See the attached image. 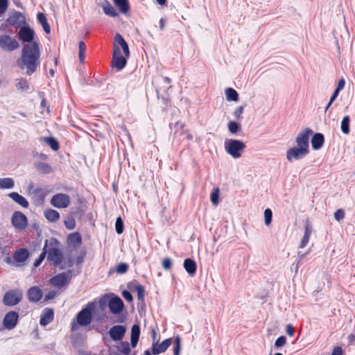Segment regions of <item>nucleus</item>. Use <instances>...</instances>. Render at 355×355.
Masks as SVG:
<instances>
[{
    "label": "nucleus",
    "instance_id": "nucleus-1",
    "mask_svg": "<svg viewBox=\"0 0 355 355\" xmlns=\"http://www.w3.org/2000/svg\"><path fill=\"white\" fill-rule=\"evenodd\" d=\"M40 52L38 44L33 42L24 45L21 55L17 61V66L28 76L33 74L40 64Z\"/></svg>",
    "mask_w": 355,
    "mask_h": 355
},
{
    "label": "nucleus",
    "instance_id": "nucleus-2",
    "mask_svg": "<svg viewBox=\"0 0 355 355\" xmlns=\"http://www.w3.org/2000/svg\"><path fill=\"white\" fill-rule=\"evenodd\" d=\"M44 249L46 250L48 254L47 259L52 262L54 265H59L62 259V252L59 248V243L55 239H51L46 241Z\"/></svg>",
    "mask_w": 355,
    "mask_h": 355
},
{
    "label": "nucleus",
    "instance_id": "nucleus-3",
    "mask_svg": "<svg viewBox=\"0 0 355 355\" xmlns=\"http://www.w3.org/2000/svg\"><path fill=\"white\" fill-rule=\"evenodd\" d=\"M224 148L230 155L237 159L241 157L245 148V144L241 140L229 139L225 141Z\"/></svg>",
    "mask_w": 355,
    "mask_h": 355
},
{
    "label": "nucleus",
    "instance_id": "nucleus-4",
    "mask_svg": "<svg viewBox=\"0 0 355 355\" xmlns=\"http://www.w3.org/2000/svg\"><path fill=\"white\" fill-rule=\"evenodd\" d=\"M312 135L313 131L309 128L299 132L295 138L296 146L309 153V139Z\"/></svg>",
    "mask_w": 355,
    "mask_h": 355
},
{
    "label": "nucleus",
    "instance_id": "nucleus-5",
    "mask_svg": "<svg viewBox=\"0 0 355 355\" xmlns=\"http://www.w3.org/2000/svg\"><path fill=\"white\" fill-rule=\"evenodd\" d=\"M29 257V252L26 248H20L13 254V260L10 258L6 259V262L16 267H21L25 265L26 260Z\"/></svg>",
    "mask_w": 355,
    "mask_h": 355
},
{
    "label": "nucleus",
    "instance_id": "nucleus-6",
    "mask_svg": "<svg viewBox=\"0 0 355 355\" xmlns=\"http://www.w3.org/2000/svg\"><path fill=\"white\" fill-rule=\"evenodd\" d=\"M125 55L121 54V49L119 46L116 44H113V55L112 64V67L116 68L117 70H121L125 67L127 63V58Z\"/></svg>",
    "mask_w": 355,
    "mask_h": 355
},
{
    "label": "nucleus",
    "instance_id": "nucleus-7",
    "mask_svg": "<svg viewBox=\"0 0 355 355\" xmlns=\"http://www.w3.org/2000/svg\"><path fill=\"white\" fill-rule=\"evenodd\" d=\"M0 47L5 51H12L19 47L18 42L9 35H0Z\"/></svg>",
    "mask_w": 355,
    "mask_h": 355
},
{
    "label": "nucleus",
    "instance_id": "nucleus-8",
    "mask_svg": "<svg viewBox=\"0 0 355 355\" xmlns=\"http://www.w3.org/2000/svg\"><path fill=\"white\" fill-rule=\"evenodd\" d=\"M76 320L78 324L81 326H87L92 321V306L88 304L85 308L82 309L76 316Z\"/></svg>",
    "mask_w": 355,
    "mask_h": 355
},
{
    "label": "nucleus",
    "instance_id": "nucleus-9",
    "mask_svg": "<svg viewBox=\"0 0 355 355\" xmlns=\"http://www.w3.org/2000/svg\"><path fill=\"white\" fill-rule=\"evenodd\" d=\"M11 222L12 225L17 230H24L28 225L26 216L20 211H15L12 214Z\"/></svg>",
    "mask_w": 355,
    "mask_h": 355
},
{
    "label": "nucleus",
    "instance_id": "nucleus-10",
    "mask_svg": "<svg viewBox=\"0 0 355 355\" xmlns=\"http://www.w3.org/2000/svg\"><path fill=\"white\" fill-rule=\"evenodd\" d=\"M309 153L304 151V150L297 147L293 146L288 148L286 151V159L289 162H292L293 161L300 160L306 156Z\"/></svg>",
    "mask_w": 355,
    "mask_h": 355
},
{
    "label": "nucleus",
    "instance_id": "nucleus-11",
    "mask_svg": "<svg viewBox=\"0 0 355 355\" xmlns=\"http://www.w3.org/2000/svg\"><path fill=\"white\" fill-rule=\"evenodd\" d=\"M70 198L64 193H58L51 199V204L57 208H66L69 206Z\"/></svg>",
    "mask_w": 355,
    "mask_h": 355
},
{
    "label": "nucleus",
    "instance_id": "nucleus-12",
    "mask_svg": "<svg viewBox=\"0 0 355 355\" xmlns=\"http://www.w3.org/2000/svg\"><path fill=\"white\" fill-rule=\"evenodd\" d=\"M172 340L171 338L164 340L162 343H159L155 341V332H153V343L152 345V353L154 355H157L164 353L171 345Z\"/></svg>",
    "mask_w": 355,
    "mask_h": 355
},
{
    "label": "nucleus",
    "instance_id": "nucleus-13",
    "mask_svg": "<svg viewBox=\"0 0 355 355\" xmlns=\"http://www.w3.org/2000/svg\"><path fill=\"white\" fill-rule=\"evenodd\" d=\"M19 315L15 311H10L6 315L3 321V324L4 327L7 329H12L15 327L17 320H18Z\"/></svg>",
    "mask_w": 355,
    "mask_h": 355
},
{
    "label": "nucleus",
    "instance_id": "nucleus-14",
    "mask_svg": "<svg viewBox=\"0 0 355 355\" xmlns=\"http://www.w3.org/2000/svg\"><path fill=\"white\" fill-rule=\"evenodd\" d=\"M70 275L69 273L62 272L53 277L50 279V283L55 287L61 288L69 283Z\"/></svg>",
    "mask_w": 355,
    "mask_h": 355
},
{
    "label": "nucleus",
    "instance_id": "nucleus-15",
    "mask_svg": "<svg viewBox=\"0 0 355 355\" xmlns=\"http://www.w3.org/2000/svg\"><path fill=\"white\" fill-rule=\"evenodd\" d=\"M21 298V293L18 291L8 292L4 297L3 302L6 305L13 306L17 304Z\"/></svg>",
    "mask_w": 355,
    "mask_h": 355
},
{
    "label": "nucleus",
    "instance_id": "nucleus-16",
    "mask_svg": "<svg viewBox=\"0 0 355 355\" xmlns=\"http://www.w3.org/2000/svg\"><path fill=\"white\" fill-rule=\"evenodd\" d=\"M123 306V301L118 297L110 299L108 303L109 309L114 314H119L122 311Z\"/></svg>",
    "mask_w": 355,
    "mask_h": 355
},
{
    "label": "nucleus",
    "instance_id": "nucleus-17",
    "mask_svg": "<svg viewBox=\"0 0 355 355\" xmlns=\"http://www.w3.org/2000/svg\"><path fill=\"white\" fill-rule=\"evenodd\" d=\"M126 329L122 325H115L112 327L110 331L109 334L113 340H121L123 338Z\"/></svg>",
    "mask_w": 355,
    "mask_h": 355
},
{
    "label": "nucleus",
    "instance_id": "nucleus-18",
    "mask_svg": "<svg viewBox=\"0 0 355 355\" xmlns=\"http://www.w3.org/2000/svg\"><path fill=\"white\" fill-rule=\"evenodd\" d=\"M18 35L19 39L23 42H31L34 38L35 32L30 27L24 26L21 28Z\"/></svg>",
    "mask_w": 355,
    "mask_h": 355
},
{
    "label": "nucleus",
    "instance_id": "nucleus-19",
    "mask_svg": "<svg viewBox=\"0 0 355 355\" xmlns=\"http://www.w3.org/2000/svg\"><path fill=\"white\" fill-rule=\"evenodd\" d=\"M114 44H116L119 46V49L123 51L125 57L130 56L128 45L119 33H116L115 35Z\"/></svg>",
    "mask_w": 355,
    "mask_h": 355
},
{
    "label": "nucleus",
    "instance_id": "nucleus-20",
    "mask_svg": "<svg viewBox=\"0 0 355 355\" xmlns=\"http://www.w3.org/2000/svg\"><path fill=\"white\" fill-rule=\"evenodd\" d=\"M28 298L31 302H38L42 297V291L37 286L30 288L27 293Z\"/></svg>",
    "mask_w": 355,
    "mask_h": 355
},
{
    "label": "nucleus",
    "instance_id": "nucleus-21",
    "mask_svg": "<svg viewBox=\"0 0 355 355\" xmlns=\"http://www.w3.org/2000/svg\"><path fill=\"white\" fill-rule=\"evenodd\" d=\"M82 243V237L78 232L70 234L67 237V243L69 247L73 248H78Z\"/></svg>",
    "mask_w": 355,
    "mask_h": 355
},
{
    "label": "nucleus",
    "instance_id": "nucleus-22",
    "mask_svg": "<svg viewBox=\"0 0 355 355\" xmlns=\"http://www.w3.org/2000/svg\"><path fill=\"white\" fill-rule=\"evenodd\" d=\"M9 197L12 198L16 203L19 204L24 208H27L29 205L28 202L22 196L17 192H12L9 193Z\"/></svg>",
    "mask_w": 355,
    "mask_h": 355
},
{
    "label": "nucleus",
    "instance_id": "nucleus-23",
    "mask_svg": "<svg viewBox=\"0 0 355 355\" xmlns=\"http://www.w3.org/2000/svg\"><path fill=\"white\" fill-rule=\"evenodd\" d=\"M53 319V311L51 309H46L44 311L43 315L40 318V324L46 326L49 324Z\"/></svg>",
    "mask_w": 355,
    "mask_h": 355
},
{
    "label": "nucleus",
    "instance_id": "nucleus-24",
    "mask_svg": "<svg viewBox=\"0 0 355 355\" xmlns=\"http://www.w3.org/2000/svg\"><path fill=\"white\" fill-rule=\"evenodd\" d=\"M44 215L46 220L51 223H55L60 218V214L54 209H48L44 212Z\"/></svg>",
    "mask_w": 355,
    "mask_h": 355
},
{
    "label": "nucleus",
    "instance_id": "nucleus-25",
    "mask_svg": "<svg viewBox=\"0 0 355 355\" xmlns=\"http://www.w3.org/2000/svg\"><path fill=\"white\" fill-rule=\"evenodd\" d=\"M312 232V228L308 223L305 225L304 236L301 240L300 248H304L309 241L310 236Z\"/></svg>",
    "mask_w": 355,
    "mask_h": 355
},
{
    "label": "nucleus",
    "instance_id": "nucleus-26",
    "mask_svg": "<svg viewBox=\"0 0 355 355\" xmlns=\"http://www.w3.org/2000/svg\"><path fill=\"white\" fill-rule=\"evenodd\" d=\"M184 268L190 275L193 276L196 272L197 266L193 260L186 259L184 261Z\"/></svg>",
    "mask_w": 355,
    "mask_h": 355
},
{
    "label": "nucleus",
    "instance_id": "nucleus-27",
    "mask_svg": "<svg viewBox=\"0 0 355 355\" xmlns=\"http://www.w3.org/2000/svg\"><path fill=\"white\" fill-rule=\"evenodd\" d=\"M324 144V136L320 133H316L311 139L312 147L315 150L320 148Z\"/></svg>",
    "mask_w": 355,
    "mask_h": 355
},
{
    "label": "nucleus",
    "instance_id": "nucleus-28",
    "mask_svg": "<svg viewBox=\"0 0 355 355\" xmlns=\"http://www.w3.org/2000/svg\"><path fill=\"white\" fill-rule=\"evenodd\" d=\"M140 334V328L139 325L134 324L131 329V345L135 347L137 345L138 340Z\"/></svg>",
    "mask_w": 355,
    "mask_h": 355
},
{
    "label": "nucleus",
    "instance_id": "nucleus-29",
    "mask_svg": "<svg viewBox=\"0 0 355 355\" xmlns=\"http://www.w3.org/2000/svg\"><path fill=\"white\" fill-rule=\"evenodd\" d=\"M102 8L105 14L110 17H115L118 15V13L116 11V10L107 1H105L102 5Z\"/></svg>",
    "mask_w": 355,
    "mask_h": 355
},
{
    "label": "nucleus",
    "instance_id": "nucleus-30",
    "mask_svg": "<svg viewBox=\"0 0 355 355\" xmlns=\"http://www.w3.org/2000/svg\"><path fill=\"white\" fill-rule=\"evenodd\" d=\"M15 186V181L10 178H0V189H12Z\"/></svg>",
    "mask_w": 355,
    "mask_h": 355
},
{
    "label": "nucleus",
    "instance_id": "nucleus-31",
    "mask_svg": "<svg viewBox=\"0 0 355 355\" xmlns=\"http://www.w3.org/2000/svg\"><path fill=\"white\" fill-rule=\"evenodd\" d=\"M37 17L38 21L42 26V28H43L44 31L46 33H49L50 31H51V28H50V26L48 24L47 21H46V16L44 15V14H43L42 12H39L37 14Z\"/></svg>",
    "mask_w": 355,
    "mask_h": 355
},
{
    "label": "nucleus",
    "instance_id": "nucleus-32",
    "mask_svg": "<svg viewBox=\"0 0 355 355\" xmlns=\"http://www.w3.org/2000/svg\"><path fill=\"white\" fill-rule=\"evenodd\" d=\"M226 99L228 101H238L239 94L237 92L232 88H227L225 91Z\"/></svg>",
    "mask_w": 355,
    "mask_h": 355
},
{
    "label": "nucleus",
    "instance_id": "nucleus-33",
    "mask_svg": "<svg viewBox=\"0 0 355 355\" xmlns=\"http://www.w3.org/2000/svg\"><path fill=\"white\" fill-rule=\"evenodd\" d=\"M40 141L45 142L53 150H57L59 148V144L58 141L53 137H41Z\"/></svg>",
    "mask_w": 355,
    "mask_h": 355
},
{
    "label": "nucleus",
    "instance_id": "nucleus-34",
    "mask_svg": "<svg viewBox=\"0 0 355 355\" xmlns=\"http://www.w3.org/2000/svg\"><path fill=\"white\" fill-rule=\"evenodd\" d=\"M36 168L38 171L44 174H48L52 171L51 167L49 164L43 162L37 163L36 164Z\"/></svg>",
    "mask_w": 355,
    "mask_h": 355
},
{
    "label": "nucleus",
    "instance_id": "nucleus-35",
    "mask_svg": "<svg viewBox=\"0 0 355 355\" xmlns=\"http://www.w3.org/2000/svg\"><path fill=\"white\" fill-rule=\"evenodd\" d=\"M349 121L350 119L349 116H345L341 121V130L345 135H347L349 132Z\"/></svg>",
    "mask_w": 355,
    "mask_h": 355
},
{
    "label": "nucleus",
    "instance_id": "nucleus-36",
    "mask_svg": "<svg viewBox=\"0 0 355 355\" xmlns=\"http://www.w3.org/2000/svg\"><path fill=\"white\" fill-rule=\"evenodd\" d=\"M115 4L119 6L123 13H126L129 10L128 0H114Z\"/></svg>",
    "mask_w": 355,
    "mask_h": 355
},
{
    "label": "nucleus",
    "instance_id": "nucleus-37",
    "mask_svg": "<svg viewBox=\"0 0 355 355\" xmlns=\"http://www.w3.org/2000/svg\"><path fill=\"white\" fill-rule=\"evenodd\" d=\"M17 89L22 92L27 91L29 89V84L26 79L20 78L16 84Z\"/></svg>",
    "mask_w": 355,
    "mask_h": 355
},
{
    "label": "nucleus",
    "instance_id": "nucleus-38",
    "mask_svg": "<svg viewBox=\"0 0 355 355\" xmlns=\"http://www.w3.org/2000/svg\"><path fill=\"white\" fill-rule=\"evenodd\" d=\"M78 49L79 60L81 62H83L85 60V52L86 51V45L83 41L79 42Z\"/></svg>",
    "mask_w": 355,
    "mask_h": 355
},
{
    "label": "nucleus",
    "instance_id": "nucleus-39",
    "mask_svg": "<svg viewBox=\"0 0 355 355\" xmlns=\"http://www.w3.org/2000/svg\"><path fill=\"white\" fill-rule=\"evenodd\" d=\"M64 223L66 228L68 230H73L76 227V221L71 216L67 217L64 221Z\"/></svg>",
    "mask_w": 355,
    "mask_h": 355
},
{
    "label": "nucleus",
    "instance_id": "nucleus-40",
    "mask_svg": "<svg viewBox=\"0 0 355 355\" xmlns=\"http://www.w3.org/2000/svg\"><path fill=\"white\" fill-rule=\"evenodd\" d=\"M175 346L173 347L174 355H180L181 348V339L179 336H176L174 340Z\"/></svg>",
    "mask_w": 355,
    "mask_h": 355
},
{
    "label": "nucleus",
    "instance_id": "nucleus-41",
    "mask_svg": "<svg viewBox=\"0 0 355 355\" xmlns=\"http://www.w3.org/2000/svg\"><path fill=\"white\" fill-rule=\"evenodd\" d=\"M211 201L214 205H217L219 201V189L215 188L211 194Z\"/></svg>",
    "mask_w": 355,
    "mask_h": 355
},
{
    "label": "nucleus",
    "instance_id": "nucleus-42",
    "mask_svg": "<svg viewBox=\"0 0 355 355\" xmlns=\"http://www.w3.org/2000/svg\"><path fill=\"white\" fill-rule=\"evenodd\" d=\"M229 131L232 134H236L240 129V125L235 121H230L227 125Z\"/></svg>",
    "mask_w": 355,
    "mask_h": 355
},
{
    "label": "nucleus",
    "instance_id": "nucleus-43",
    "mask_svg": "<svg viewBox=\"0 0 355 355\" xmlns=\"http://www.w3.org/2000/svg\"><path fill=\"white\" fill-rule=\"evenodd\" d=\"M272 212L270 209H266L264 211V222L268 226L271 223Z\"/></svg>",
    "mask_w": 355,
    "mask_h": 355
},
{
    "label": "nucleus",
    "instance_id": "nucleus-44",
    "mask_svg": "<svg viewBox=\"0 0 355 355\" xmlns=\"http://www.w3.org/2000/svg\"><path fill=\"white\" fill-rule=\"evenodd\" d=\"M135 291L137 292V297L139 300H143L144 297V288L141 285H137L135 286Z\"/></svg>",
    "mask_w": 355,
    "mask_h": 355
},
{
    "label": "nucleus",
    "instance_id": "nucleus-45",
    "mask_svg": "<svg viewBox=\"0 0 355 355\" xmlns=\"http://www.w3.org/2000/svg\"><path fill=\"white\" fill-rule=\"evenodd\" d=\"M243 110H244V107L243 106L237 107L234 110V113H233V115H234V118L238 119V120L241 119L243 118L242 117V114L243 113Z\"/></svg>",
    "mask_w": 355,
    "mask_h": 355
},
{
    "label": "nucleus",
    "instance_id": "nucleus-46",
    "mask_svg": "<svg viewBox=\"0 0 355 355\" xmlns=\"http://www.w3.org/2000/svg\"><path fill=\"white\" fill-rule=\"evenodd\" d=\"M119 350L124 354H128L130 351L128 343H121L119 347Z\"/></svg>",
    "mask_w": 355,
    "mask_h": 355
},
{
    "label": "nucleus",
    "instance_id": "nucleus-47",
    "mask_svg": "<svg viewBox=\"0 0 355 355\" xmlns=\"http://www.w3.org/2000/svg\"><path fill=\"white\" fill-rule=\"evenodd\" d=\"M116 231L118 234H121L123 231V224L120 217L116 218L115 223Z\"/></svg>",
    "mask_w": 355,
    "mask_h": 355
},
{
    "label": "nucleus",
    "instance_id": "nucleus-48",
    "mask_svg": "<svg viewBox=\"0 0 355 355\" xmlns=\"http://www.w3.org/2000/svg\"><path fill=\"white\" fill-rule=\"evenodd\" d=\"M286 338L284 336H282L279 337L275 342V346L276 347H281L286 345Z\"/></svg>",
    "mask_w": 355,
    "mask_h": 355
},
{
    "label": "nucleus",
    "instance_id": "nucleus-49",
    "mask_svg": "<svg viewBox=\"0 0 355 355\" xmlns=\"http://www.w3.org/2000/svg\"><path fill=\"white\" fill-rule=\"evenodd\" d=\"M46 251L45 249H43V252L41 253V254L40 255V257L38 259H37L35 262H34V266L35 267H37L40 265V263H42V261L44 260V259L45 258V256H46Z\"/></svg>",
    "mask_w": 355,
    "mask_h": 355
},
{
    "label": "nucleus",
    "instance_id": "nucleus-50",
    "mask_svg": "<svg viewBox=\"0 0 355 355\" xmlns=\"http://www.w3.org/2000/svg\"><path fill=\"white\" fill-rule=\"evenodd\" d=\"M128 266L125 263H121L117 266L116 271L119 273H124L128 270Z\"/></svg>",
    "mask_w": 355,
    "mask_h": 355
},
{
    "label": "nucleus",
    "instance_id": "nucleus-51",
    "mask_svg": "<svg viewBox=\"0 0 355 355\" xmlns=\"http://www.w3.org/2000/svg\"><path fill=\"white\" fill-rule=\"evenodd\" d=\"M8 6V0H0V14H3L6 11Z\"/></svg>",
    "mask_w": 355,
    "mask_h": 355
},
{
    "label": "nucleus",
    "instance_id": "nucleus-52",
    "mask_svg": "<svg viewBox=\"0 0 355 355\" xmlns=\"http://www.w3.org/2000/svg\"><path fill=\"white\" fill-rule=\"evenodd\" d=\"M172 261L169 258H165L162 261V267L165 270H169L171 268Z\"/></svg>",
    "mask_w": 355,
    "mask_h": 355
},
{
    "label": "nucleus",
    "instance_id": "nucleus-53",
    "mask_svg": "<svg viewBox=\"0 0 355 355\" xmlns=\"http://www.w3.org/2000/svg\"><path fill=\"white\" fill-rule=\"evenodd\" d=\"M345 216V212L342 209H338L334 213V218L336 220H342Z\"/></svg>",
    "mask_w": 355,
    "mask_h": 355
},
{
    "label": "nucleus",
    "instance_id": "nucleus-54",
    "mask_svg": "<svg viewBox=\"0 0 355 355\" xmlns=\"http://www.w3.org/2000/svg\"><path fill=\"white\" fill-rule=\"evenodd\" d=\"M122 295L124 297V299L125 300H127L128 302H130L132 301V294L129 291H123Z\"/></svg>",
    "mask_w": 355,
    "mask_h": 355
},
{
    "label": "nucleus",
    "instance_id": "nucleus-55",
    "mask_svg": "<svg viewBox=\"0 0 355 355\" xmlns=\"http://www.w3.org/2000/svg\"><path fill=\"white\" fill-rule=\"evenodd\" d=\"M23 17L22 15L19 12H16L15 15H13L9 19V21L11 23L14 22L13 19H16L17 20H20Z\"/></svg>",
    "mask_w": 355,
    "mask_h": 355
},
{
    "label": "nucleus",
    "instance_id": "nucleus-56",
    "mask_svg": "<svg viewBox=\"0 0 355 355\" xmlns=\"http://www.w3.org/2000/svg\"><path fill=\"white\" fill-rule=\"evenodd\" d=\"M343 349L340 347H334L331 355H343Z\"/></svg>",
    "mask_w": 355,
    "mask_h": 355
},
{
    "label": "nucleus",
    "instance_id": "nucleus-57",
    "mask_svg": "<svg viewBox=\"0 0 355 355\" xmlns=\"http://www.w3.org/2000/svg\"><path fill=\"white\" fill-rule=\"evenodd\" d=\"M345 82L344 79H340L338 81V83L336 90H338V92H340V90H342L345 87Z\"/></svg>",
    "mask_w": 355,
    "mask_h": 355
},
{
    "label": "nucleus",
    "instance_id": "nucleus-58",
    "mask_svg": "<svg viewBox=\"0 0 355 355\" xmlns=\"http://www.w3.org/2000/svg\"><path fill=\"white\" fill-rule=\"evenodd\" d=\"M286 333L288 336H293L294 334V329L291 324H288L286 326Z\"/></svg>",
    "mask_w": 355,
    "mask_h": 355
},
{
    "label": "nucleus",
    "instance_id": "nucleus-59",
    "mask_svg": "<svg viewBox=\"0 0 355 355\" xmlns=\"http://www.w3.org/2000/svg\"><path fill=\"white\" fill-rule=\"evenodd\" d=\"M56 295H57L56 292H55V291H50V292H49L46 294V300H51V299L54 298Z\"/></svg>",
    "mask_w": 355,
    "mask_h": 355
},
{
    "label": "nucleus",
    "instance_id": "nucleus-60",
    "mask_svg": "<svg viewBox=\"0 0 355 355\" xmlns=\"http://www.w3.org/2000/svg\"><path fill=\"white\" fill-rule=\"evenodd\" d=\"M339 94V92H338V90H336L334 92L331 98H330V103H332L335 99L337 98L338 95Z\"/></svg>",
    "mask_w": 355,
    "mask_h": 355
},
{
    "label": "nucleus",
    "instance_id": "nucleus-61",
    "mask_svg": "<svg viewBox=\"0 0 355 355\" xmlns=\"http://www.w3.org/2000/svg\"><path fill=\"white\" fill-rule=\"evenodd\" d=\"M348 340L350 343H355V333L351 334L348 336Z\"/></svg>",
    "mask_w": 355,
    "mask_h": 355
},
{
    "label": "nucleus",
    "instance_id": "nucleus-62",
    "mask_svg": "<svg viewBox=\"0 0 355 355\" xmlns=\"http://www.w3.org/2000/svg\"><path fill=\"white\" fill-rule=\"evenodd\" d=\"M166 21L164 19L162 18L159 20V26L162 30L164 28Z\"/></svg>",
    "mask_w": 355,
    "mask_h": 355
},
{
    "label": "nucleus",
    "instance_id": "nucleus-63",
    "mask_svg": "<svg viewBox=\"0 0 355 355\" xmlns=\"http://www.w3.org/2000/svg\"><path fill=\"white\" fill-rule=\"evenodd\" d=\"M156 1L161 6H164L166 3V0H156Z\"/></svg>",
    "mask_w": 355,
    "mask_h": 355
},
{
    "label": "nucleus",
    "instance_id": "nucleus-64",
    "mask_svg": "<svg viewBox=\"0 0 355 355\" xmlns=\"http://www.w3.org/2000/svg\"><path fill=\"white\" fill-rule=\"evenodd\" d=\"M144 355H151V354L150 353V352L148 350H146L144 352Z\"/></svg>",
    "mask_w": 355,
    "mask_h": 355
}]
</instances>
